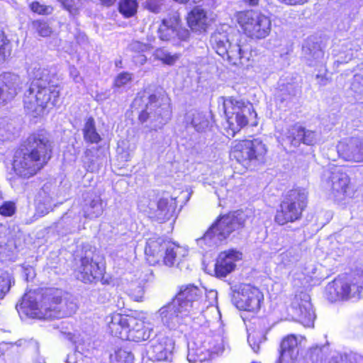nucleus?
Here are the masks:
<instances>
[{
	"mask_svg": "<svg viewBox=\"0 0 363 363\" xmlns=\"http://www.w3.org/2000/svg\"><path fill=\"white\" fill-rule=\"evenodd\" d=\"M189 36V32L187 29L184 28L181 26L180 20L179 19V26L176 29L175 37H178L180 40H186Z\"/></svg>",
	"mask_w": 363,
	"mask_h": 363,
	"instance_id": "obj_49",
	"label": "nucleus"
},
{
	"mask_svg": "<svg viewBox=\"0 0 363 363\" xmlns=\"http://www.w3.org/2000/svg\"><path fill=\"white\" fill-rule=\"evenodd\" d=\"M50 157L48 139L43 133L33 134L28 138L26 148L15 152L13 168L19 176L30 177L43 168Z\"/></svg>",
	"mask_w": 363,
	"mask_h": 363,
	"instance_id": "obj_2",
	"label": "nucleus"
},
{
	"mask_svg": "<svg viewBox=\"0 0 363 363\" xmlns=\"http://www.w3.org/2000/svg\"><path fill=\"white\" fill-rule=\"evenodd\" d=\"M179 26V18L170 17L162 21L158 29L159 37L162 40H169L175 38L176 29Z\"/></svg>",
	"mask_w": 363,
	"mask_h": 363,
	"instance_id": "obj_31",
	"label": "nucleus"
},
{
	"mask_svg": "<svg viewBox=\"0 0 363 363\" xmlns=\"http://www.w3.org/2000/svg\"><path fill=\"white\" fill-rule=\"evenodd\" d=\"M247 341H248V343L250 344V347H252V350L255 352H258V351L259 350L260 340H259V341H257L256 340H255L254 335L252 334H250L248 335Z\"/></svg>",
	"mask_w": 363,
	"mask_h": 363,
	"instance_id": "obj_51",
	"label": "nucleus"
},
{
	"mask_svg": "<svg viewBox=\"0 0 363 363\" xmlns=\"http://www.w3.org/2000/svg\"><path fill=\"white\" fill-rule=\"evenodd\" d=\"M175 350V341L167 333L157 334L150 342L147 354L152 361H172Z\"/></svg>",
	"mask_w": 363,
	"mask_h": 363,
	"instance_id": "obj_19",
	"label": "nucleus"
},
{
	"mask_svg": "<svg viewBox=\"0 0 363 363\" xmlns=\"http://www.w3.org/2000/svg\"><path fill=\"white\" fill-rule=\"evenodd\" d=\"M138 7L137 0H121L119 3V11L125 18L133 16Z\"/></svg>",
	"mask_w": 363,
	"mask_h": 363,
	"instance_id": "obj_37",
	"label": "nucleus"
},
{
	"mask_svg": "<svg viewBox=\"0 0 363 363\" xmlns=\"http://www.w3.org/2000/svg\"><path fill=\"white\" fill-rule=\"evenodd\" d=\"M303 51L307 60L312 62L313 60L317 61L323 57V52L319 48L318 45H313L311 48L306 45H303Z\"/></svg>",
	"mask_w": 363,
	"mask_h": 363,
	"instance_id": "obj_38",
	"label": "nucleus"
},
{
	"mask_svg": "<svg viewBox=\"0 0 363 363\" xmlns=\"http://www.w3.org/2000/svg\"><path fill=\"white\" fill-rule=\"evenodd\" d=\"M308 193L305 189H294L289 191L281 203L275 215V221L279 225L294 222L301 217L307 205Z\"/></svg>",
	"mask_w": 363,
	"mask_h": 363,
	"instance_id": "obj_14",
	"label": "nucleus"
},
{
	"mask_svg": "<svg viewBox=\"0 0 363 363\" xmlns=\"http://www.w3.org/2000/svg\"><path fill=\"white\" fill-rule=\"evenodd\" d=\"M69 74L75 82L79 83L82 82V79L79 75V71L75 67L72 66L69 67Z\"/></svg>",
	"mask_w": 363,
	"mask_h": 363,
	"instance_id": "obj_52",
	"label": "nucleus"
},
{
	"mask_svg": "<svg viewBox=\"0 0 363 363\" xmlns=\"http://www.w3.org/2000/svg\"><path fill=\"white\" fill-rule=\"evenodd\" d=\"M279 1L288 5L303 4L308 0H279Z\"/></svg>",
	"mask_w": 363,
	"mask_h": 363,
	"instance_id": "obj_55",
	"label": "nucleus"
},
{
	"mask_svg": "<svg viewBox=\"0 0 363 363\" xmlns=\"http://www.w3.org/2000/svg\"><path fill=\"white\" fill-rule=\"evenodd\" d=\"M106 321L110 333L121 340L145 341L154 330L145 312L137 313L135 315L113 313L106 317Z\"/></svg>",
	"mask_w": 363,
	"mask_h": 363,
	"instance_id": "obj_3",
	"label": "nucleus"
},
{
	"mask_svg": "<svg viewBox=\"0 0 363 363\" xmlns=\"http://www.w3.org/2000/svg\"><path fill=\"white\" fill-rule=\"evenodd\" d=\"M281 261L285 265L294 263L298 259V255L295 254L292 250L283 252L281 255Z\"/></svg>",
	"mask_w": 363,
	"mask_h": 363,
	"instance_id": "obj_44",
	"label": "nucleus"
},
{
	"mask_svg": "<svg viewBox=\"0 0 363 363\" xmlns=\"http://www.w3.org/2000/svg\"><path fill=\"white\" fill-rule=\"evenodd\" d=\"M152 47L148 45L145 44L139 41H135L131 43L130 45V49L138 53H143L145 52L149 51Z\"/></svg>",
	"mask_w": 363,
	"mask_h": 363,
	"instance_id": "obj_47",
	"label": "nucleus"
},
{
	"mask_svg": "<svg viewBox=\"0 0 363 363\" xmlns=\"http://www.w3.org/2000/svg\"><path fill=\"white\" fill-rule=\"evenodd\" d=\"M176 207V201L172 197L161 198L157 203L144 198L140 199L138 203V208L140 211L160 222H164L172 218Z\"/></svg>",
	"mask_w": 363,
	"mask_h": 363,
	"instance_id": "obj_18",
	"label": "nucleus"
},
{
	"mask_svg": "<svg viewBox=\"0 0 363 363\" xmlns=\"http://www.w3.org/2000/svg\"><path fill=\"white\" fill-rule=\"evenodd\" d=\"M325 189L330 192L331 197L339 203H345L351 197L349 189L350 178L339 167H331L323 174Z\"/></svg>",
	"mask_w": 363,
	"mask_h": 363,
	"instance_id": "obj_16",
	"label": "nucleus"
},
{
	"mask_svg": "<svg viewBox=\"0 0 363 363\" xmlns=\"http://www.w3.org/2000/svg\"><path fill=\"white\" fill-rule=\"evenodd\" d=\"M1 57L4 55V57L6 56H9L11 55V48L6 40H4V36L1 34Z\"/></svg>",
	"mask_w": 363,
	"mask_h": 363,
	"instance_id": "obj_50",
	"label": "nucleus"
},
{
	"mask_svg": "<svg viewBox=\"0 0 363 363\" xmlns=\"http://www.w3.org/2000/svg\"><path fill=\"white\" fill-rule=\"evenodd\" d=\"M77 308L73 299H62L58 295L52 297L49 305V318H61L72 315Z\"/></svg>",
	"mask_w": 363,
	"mask_h": 363,
	"instance_id": "obj_26",
	"label": "nucleus"
},
{
	"mask_svg": "<svg viewBox=\"0 0 363 363\" xmlns=\"http://www.w3.org/2000/svg\"><path fill=\"white\" fill-rule=\"evenodd\" d=\"M363 294V271L341 275L326 286V295L331 301L359 298Z\"/></svg>",
	"mask_w": 363,
	"mask_h": 363,
	"instance_id": "obj_10",
	"label": "nucleus"
},
{
	"mask_svg": "<svg viewBox=\"0 0 363 363\" xmlns=\"http://www.w3.org/2000/svg\"><path fill=\"white\" fill-rule=\"evenodd\" d=\"M82 211L86 218L94 219L101 216L104 212L101 197L96 194H89L84 199Z\"/></svg>",
	"mask_w": 363,
	"mask_h": 363,
	"instance_id": "obj_29",
	"label": "nucleus"
},
{
	"mask_svg": "<svg viewBox=\"0 0 363 363\" xmlns=\"http://www.w3.org/2000/svg\"><path fill=\"white\" fill-rule=\"evenodd\" d=\"M229 348L228 340L223 333L201 334L189 344L187 360L189 363L208 362Z\"/></svg>",
	"mask_w": 363,
	"mask_h": 363,
	"instance_id": "obj_4",
	"label": "nucleus"
},
{
	"mask_svg": "<svg viewBox=\"0 0 363 363\" xmlns=\"http://www.w3.org/2000/svg\"><path fill=\"white\" fill-rule=\"evenodd\" d=\"M242 254L235 250L221 252L214 266V274L216 277L224 278L233 272L236 267V262L240 261Z\"/></svg>",
	"mask_w": 363,
	"mask_h": 363,
	"instance_id": "obj_21",
	"label": "nucleus"
},
{
	"mask_svg": "<svg viewBox=\"0 0 363 363\" xmlns=\"http://www.w3.org/2000/svg\"><path fill=\"white\" fill-rule=\"evenodd\" d=\"M305 338L302 336L289 335L283 338L279 358V363H296L299 354L298 345Z\"/></svg>",
	"mask_w": 363,
	"mask_h": 363,
	"instance_id": "obj_25",
	"label": "nucleus"
},
{
	"mask_svg": "<svg viewBox=\"0 0 363 363\" xmlns=\"http://www.w3.org/2000/svg\"><path fill=\"white\" fill-rule=\"evenodd\" d=\"M174 299L189 311L191 319L202 315L208 322L220 320V312L216 305L217 292L214 290L207 291L194 284L182 285Z\"/></svg>",
	"mask_w": 363,
	"mask_h": 363,
	"instance_id": "obj_1",
	"label": "nucleus"
},
{
	"mask_svg": "<svg viewBox=\"0 0 363 363\" xmlns=\"http://www.w3.org/2000/svg\"><path fill=\"white\" fill-rule=\"evenodd\" d=\"M209 114L194 111L188 113L186 121L191 123L196 130L201 132L209 126Z\"/></svg>",
	"mask_w": 363,
	"mask_h": 363,
	"instance_id": "obj_32",
	"label": "nucleus"
},
{
	"mask_svg": "<svg viewBox=\"0 0 363 363\" xmlns=\"http://www.w3.org/2000/svg\"><path fill=\"white\" fill-rule=\"evenodd\" d=\"M16 212V205L12 201H6L1 204V216H11Z\"/></svg>",
	"mask_w": 363,
	"mask_h": 363,
	"instance_id": "obj_46",
	"label": "nucleus"
},
{
	"mask_svg": "<svg viewBox=\"0 0 363 363\" xmlns=\"http://www.w3.org/2000/svg\"><path fill=\"white\" fill-rule=\"evenodd\" d=\"M287 314L289 318L300 323L304 327H313L315 315L310 296L303 291L296 294L287 308Z\"/></svg>",
	"mask_w": 363,
	"mask_h": 363,
	"instance_id": "obj_17",
	"label": "nucleus"
},
{
	"mask_svg": "<svg viewBox=\"0 0 363 363\" xmlns=\"http://www.w3.org/2000/svg\"><path fill=\"white\" fill-rule=\"evenodd\" d=\"M259 0H245V3L249 6H256L258 4Z\"/></svg>",
	"mask_w": 363,
	"mask_h": 363,
	"instance_id": "obj_61",
	"label": "nucleus"
},
{
	"mask_svg": "<svg viewBox=\"0 0 363 363\" xmlns=\"http://www.w3.org/2000/svg\"><path fill=\"white\" fill-rule=\"evenodd\" d=\"M147 318L152 328L154 323H160L168 330H176L191 317L189 315V311L183 309L178 301L173 298Z\"/></svg>",
	"mask_w": 363,
	"mask_h": 363,
	"instance_id": "obj_15",
	"label": "nucleus"
},
{
	"mask_svg": "<svg viewBox=\"0 0 363 363\" xmlns=\"http://www.w3.org/2000/svg\"><path fill=\"white\" fill-rule=\"evenodd\" d=\"M328 363H363V358L351 354L338 355L332 357Z\"/></svg>",
	"mask_w": 363,
	"mask_h": 363,
	"instance_id": "obj_39",
	"label": "nucleus"
},
{
	"mask_svg": "<svg viewBox=\"0 0 363 363\" xmlns=\"http://www.w3.org/2000/svg\"><path fill=\"white\" fill-rule=\"evenodd\" d=\"M14 284V280L11 274L8 272L1 274V295H5L9 292L11 286Z\"/></svg>",
	"mask_w": 363,
	"mask_h": 363,
	"instance_id": "obj_41",
	"label": "nucleus"
},
{
	"mask_svg": "<svg viewBox=\"0 0 363 363\" xmlns=\"http://www.w3.org/2000/svg\"><path fill=\"white\" fill-rule=\"evenodd\" d=\"M30 9L34 13L46 15L52 12V9L50 6L40 4L38 1H33L30 4Z\"/></svg>",
	"mask_w": 363,
	"mask_h": 363,
	"instance_id": "obj_42",
	"label": "nucleus"
},
{
	"mask_svg": "<svg viewBox=\"0 0 363 363\" xmlns=\"http://www.w3.org/2000/svg\"><path fill=\"white\" fill-rule=\"evenodd\" d=\"M62 6L67 10L71 14H75L79 7H80V1L79 0H57Z\"/></svg>",
	"mask_w": 363,
	"mask_h": 363,
	"instance_id": "obj_40",
	"label": "nucleus"
},
{
	"mask_svg": "<svg viewBox=\"0 0 363 363\" xmlns=\"http://www.w3.org/2000/svg\"><path fill=\"white\" fill-rule=\"evenodd\" d=\"M235 298L238 308L256 312L260 308L264 296L257 287L250 284H242Z\"/></svg>",
	"mask_w": 363,
	"mask_h": 363,
	"instance_id": "obj_20",
	"label": "nucleus"
},
{
	"mask_svg": "<svg viewBox=\"0 0 363 363\" xmlns=\"http://www.w3.org/2000/svg\"><path fill=\"white\" fill-rule=\"evenodd\" d=\"M172 117V108L169 99L164 96L150 95L147 98L145 109L139 115L141 123L148 122L145 128L157 131L162 129Z\"/></svg>",
	"mask_w": 363,
	"mask_h": 363,
	"instance_id": "obj_11",
	"label": "nucleus"
},
{
	"mask_svg": "<svg viewBox=\"0 0 363 363\" xmlns=\"http://www.w3.org/2000/svg\"><path fill=\"white\" fill-rule=\"evenodd\" d=\"M140 101V99H138V98H137V99H135V101H134L135 104H138V101Z\"/></svg>",
	"mask_w": 363,
	"mask_h": 363,
	"instance_id": "obj_63",
	"label": "nucleus"
},
{
	"mask_svg": "<svg viewBox=\"0 0 363 363\" xmlns=\"http://www.w3.org/2000/svg\"><path fill=\"white\" fill-rule=\"evenodd\" d=\"M71 212L67 213L64 215L60 220L57 223V228L60 229L64 226H66V229L65 230V233H73L78 229V218H74L71 219Z\"/></svg>",
	"mask_w": 363,
	"mask_h": 363,
	"instance_id": "obj_36",
	"label": "nucleus"
},
{
	"mask_svg": "<svg viewBox=\"0 0 363 363\" xmlns=\"http://www.w3.org/2000/svg\"><path fill=\"white\" fill-rule=\"evenodd\" d=\"M287 138L294 146L298 145L301 142L306 145H313L316 142V134L311 130H306L299 125H294L289 130Z\"/></svg>",
	"mask_w": 363,
	"mask_h": 363,
	"instance_id": "obj_30",
	"label": "nucleus"
},
{
	"mask_svg": "<svg viewBox=\"0 0 363 363\" xmlns=\"http://www.w3.org/2000/svg\"><path fill=\"white\" fill-rule=\"evenodd\" d=\"M220 100L222 101L228 127L232 130L233 135L245 126L250 119L257 116L250 104H246L233 97H222Z\"/></svg>",
	"mask_w": 363,
	"mask_h": 363,
	"instance_id": "obj_13",
	"label": "nucleus"
},
{
	"mask_svg": "<svg viewBox=\"0 0 363 363\" xmlns=\"http://www.w3.org/2000/svg\"><path fill=\"white\" fill-rule=\"evenodd\" d=\"M155 60H158L162 64L172 66L181 57V54L174 52L172 53L164 48H157L152 54Z\"/></svg>",
	"mask_w": 363,
	"mask_h": 363,
	"instance_id": "obj_33",
	"label": "nucleus"
},
{
	"mask_svg": "<svg viewBox=\"0 0 363 363\" xmlns=\"http://www.w3.org/2000/svg\"><path fill=\"white\" fill-rule=\"evenodd\" d=\"M19 77L13 73L6 72L1 76V99L9 101L15 97L19 89Z\"/></svg>",
	"mask_w": 363,
	"mask_h": 363,
	"instance_id": "obj_27",
	"label": "nucleus"
},
{
	"mask_svg": "<svg viewBox=\"0 0 363 363\" xmlns=\"http://www.w3.org/2000/svg\"><path fill=\"white\" fill-rule=\"evenodd\" d=\"M47 73H48V71H45V70H41L40 69H38V70L35 73V78H34V79H36V75L38 74L37 78L42 77L43 79H48V86H51V85L50 84L49 77H48V74Z\"/></svg>",
	"mask_w": 363,
	"mask_h": 363,
	"instance_id": "obj_54",
	"label": "nucleus"
},
{
	"mask_svg": "<svg viewBox=\"0 0 363 363\" xmlns=\"http://www.w3.org/2000/svg\"><path fill=\"white\" fill-rule=\"evenodd\" d=\"M210 41L216 52L233 66H244L250 60L248 45L240 35L216 32L211 35Z\"/></svg>",
	"mask_w": 363,
	"mask_h": 363,
	"instance_id": "obj_6",
	"label": "nucleus"
},
{
	"mask_svg": "<svg viewBox=\"0 0 363 363\" xmlns=\"http://www.w3.org/2000/svg\"><path fill=\"white\" fill-rule=\"evenodd\" d=\"M236 21L243 33L255 40L266 38L271 33L272 21L268 16L253 10L240 11Z\"/></svg>",
	"mask_w": 363,
	"mask_h": 363,
	"instance_id": "obj_12",
	"label": "nucleus"
},
{
	"mask_svg": "<svg viewBox=\"0 0 363 363\" xmlns=\"http://www.w3.org/2000/svg\"><path fill=\"white\" fill-rule=\"evenodd\" d=\"M111 363H133L134 356L127 348H117L110 356Z\"/></svg>",
	"mask_w": 363,
	"mask_h": 363,
	"instance_id": "obj_35",
	"label": "nucleus"
},
{
	"mask_svg": "<svg viewBox=\"0 0 363 363\" xmlns=\"http://www.w3.org/2000/svg\"><path fill=\"white\" fill-rule=\"evenodd\" d=\"M73 342L75 344L76 347H77V350H83L85 348V347H84V340L79 339V337H75L74 339Z\"/></svg>",
	"mask_w": 363,
	"mask_h": 363,
	"instance_id": "obj_58",
	"label": "nucleus"
},
{
	"mask_svg": "<svg viewBox=\"0 0 363 363\" xmlns=\"http://www.w3.org/2000/svg\"><path fill=\"white\" fill-rule=\"evenodd\" d=\"M316 79L318 80V83L320 85H325L328 83V79L325 78L324 76L317 74Z\"/></svg>",
	"mask_w": 363,
	"mask_h": 363,
	"instance_id": "obj_60",
	"label": "nucleus"
},
{
	"mask_svg": "<svg viewBox=\"0 0 363 363\" xmlns=\"http://www.w3.org/2000/svg\"><path fill=\"white\" fill-rule=\"evenodd\" d=\"M145 253L150 264L155 265L162 261L166 266L172 267L187 255L188 250L186 247L164 241L162 238H150L147 242Z\"/></svg>",
	"mask_w": 363,
	"mask_h": 363,
	"instance_id": "obj_8",
	"label": "nucleus"
},
{
	"mask_svg": "<svg viewBox=\"0 0 363 363\" xmlns=\"http://www.w3.org/2000/svg\"><path fill=\"white\" fill-rule=\"evenodd\" d=\"M132 80V74L129 72H121L114 79V86L121 87L128 84Z\"/></svg>",
	"mask_w": 363,
	"mask_h": 363,
	"instance_id": "obj_43",
	"label": "nucleus"
},
{
	"mask_svg": "<svg viewBox=\"0 0 363 363\" xmlns=\"http://www.w3.org/2000/svg\"><path fill=\"white\" fill-rule=\"evenodd\" d=\"M245 220L246 216L241 211L219 218L203 237L196 240L197 245L206 251L217 247L233 231L242 228Z\"/></svg>",
	"mask_w": 363,
	"mask_h": 363,
	"instance_id": "obj_5",
	"label": "nucleus"
},
{
	"mask_svg": "<svg viewBox=\"0 0 363 363\" xmlns=\"http://www.w3.org/2000/svg\"><path fill=\"white\" fill-rule=\"evenodd\" d=\"M38 34L43 37L48 36L52 30L45 22L37 21L35 23Z\"/></svg>",
	"mask_w": 363,
	"mask_h": 363,
	"instance_id": "obj_48",
	"label": "nucleus"
},
{
	"mask_svg": "<svg viewBox=\"0 0 363 363\" xmlns=\"http://www.w3.org/2000/svg\"><path fill=\"white\" fill-rule=\"evenodd\" d=\"M339 156L345 161L363 162V140L352 138L340 141L337 145Z\"/></svg>",
	"mask_w": 363,
	"mask_h": 363,
	"instance_id": "obj_23",
	"label": "nucleus"
},
{
	"mask_svg": "<svg viewBox=\"0 0 363 363\" xmlns=\"http://www.w3.org/2000/svg\"><path fill=\"white\" fill-rule=\"evenodd\" d=\"M37 210H38V211H40L42 214H46L50 211L52 210V204L50 203H48V204H46L45 209H42L41 204L38 203V205L37 206Z\"/></svg>",
	"mask_w": 363,
	"mask_h": 363,
	"instance_id": "obj_57",
	"label": "nucleus"
},
{
	"mask_svg": "<svg viewBox=\"0 0 363 363\" xmlns=\"http://www.w3.org/2000/svg\"><path fill=\"white\" fill-rule=\"evenodd\" d=\"M267 152L266 145L259 139L235 140L231 144L230 157L245 169L262 164Z\"/></svg>",
	"mask_w": 363,
	"mask_h": 363,
	"instance_id": "obj_9",
	"label": "nucleus"
},
{
	"mask_svg": "<svg viewBox=\"0 0 363 363\" xmlns=\"http://www.w3.org/2000/svg\"><path fill=\"white\" fill-rule=\"evenodd\" d=\"M16 309L20 314L23 313L30 318H49V306L44 305L40 307L34 293L26 294L22 298L21 302L16 305Z\"/></svg>",
	"mask_w": 363,
	"mask_h": 363,
	"instance_id": "obj_22",
	"label": "nucleus"
},
{
	"mask_svg": "<svg viewBox=\"0 0 363 363\" xmlns=\"http://www.w3.org/2000/svg\"><path fill=\"white\" fill-rule=\"evenodd\" d=\"M298 282H300L301 286H303L305 284L308 282V280L306 279V277L302 274L298 275L297 277H295V275H294V285L296 286H299Z\"/></svg>",
	"mask_w": 363,
	"mask_h": 363,
	"instance_id": "obj_53",
	"label": "nucleus"
},
{
	"mask_svg": "<svg viewBox=\"0 0 363 363\" xmlns=\"http://www.w3.org/2000/svg\"><path fill=\"white\" fill-rule=\"evenodd\" d=\"M145 281V279L141 280L139 282V286L137 288V289H138V294L135 295V298L138 301L139 300V298H142V296L143 295L144 290H143V284H144Z\"/></svg>",
	"mask_w": 363,
	"mask_h": 363,
	"instance_id": "obj_56",
	"label": "nucleus"
},
{
	"mask_svg": "<svg viewBox=\"0 0 363 363\" xmlns=\"http://www.w3.org/2000/svg\"><path fill=\"white\" fill-rule=\"evenodd\" d=\"M89 359H86V363H89Z\"/></svg>",
	"mask_w": 363,
	"mask_h": 363,
	"instance_id": "obj_64",
	"label": "nucleus"
},
{
	"mask_svg": "<svg viewBox=\"0 0 363 363\" xmlns=\"http://www.w3.org/2000/svg\"><path fill=\"white\" fill-rule=\"evenodd\" d=\"M187 22L191 30L201 33L210 25L211 19L203 9L196 7L189 13Z\"/></svg>",
	"mask_w": 363,
	"mask_h": 363,
	"instance_id": "obj_28",
	"label": "nucleus"
},
{
	"mask_svg": "<svg viewBox=\"0 0 363 363\" xmlns=\"http://www.w3.org/2000/svg\"><path fill=\"white\" fill-rule=\"evenodd\" d=\"M361 78H362V77L360 75H359V74L354 75V80L355 81H359Z\"/></svg>",
	"mask_w": 363,
	"mask_h": 363,
	"instance_id": "obj_62",
	"label": "nucleus"
},
{
	"mask_svg": "<svg viewBox=\"0 0 363 363\" xmlns=\"http://www.w3.org/2000/svg\"><path fill=\"white\" fill-rule=\"evenodd\" d=\"M84 139L89 143H99L101 140L100 135L97 133L95 122L93 118H89L83 128Z\"/></svg>",
	"mask_w": 363,
	"mask_h": 363,
	"instance_id": "obj_34",
	"label": "nucleus"
},
{
	"mask_svg": "<svg viewBox=\"0 0 363 363\" xmlns=\"http://www.w3.org/2000/svg\"><path fill=\"white\" fill-rule=\"evenodd\" d=\"M134 61L135 63L143 65L146 62L147 57L144 55H138L134 57Z\"/></svg>",
	"mask_w": 363,
	"mask_h": 363,
	"instance_id": "obj_59",
	"label": "nucleus"
},
{
	"mask_svg": "<svg viewBox=\"0 0 363 363\" xmlns=\"http://www.w3.org/2000/svg\"><path fill=\"white\" fill-rule=\"evenodd\" d=\"M34 79L23 97L25 108L34 116H40L46 108L54 106L58 101L60 91L55 86H48V79Z\"/></svg>",
	"mask_w": 363,
	"mask_h": 363,
	"instance_id": "obj_7",
	"label": "nucleus"
},
{
	"mask_svg": "<svg viewBox=\"0 0 363 363\" xmlns=\"http://www.w3.org/2000/svg\"><path fill=\"white\" fill-rule=\"evenodd\" d=\"M162 0H148L145 4V8L148 11L157 13L161 10Z\"/></svg>",
	"mask_w": 363,
	"mask_h": 363,
	"instance_id": "obj_45",
	"label": "nucleus"
},
{
	"mask_svg": "<svg viewBox=\"0 0 363 363\" xmlns=\"http://www.w3.org/2000/svg\"><path fill=\"white\" fill-rule=\"evenodd\" d=\"M104 273V267L94 262L92 258L82 257L76 271L77 278L84 283H92L100 280Z\"/></svg>",
	"mask_w": 363,
	"mask_h": 363,
	"instance_id": "obj_24",
	"label": "nucleus"
}]
</instances>
